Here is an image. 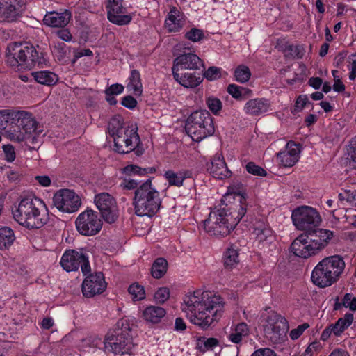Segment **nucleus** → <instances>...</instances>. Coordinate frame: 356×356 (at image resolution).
<instances>
[{"mask_svg": "<svg viewBox=\"0 0 356 356\" xmlns=\"http://www.w3.org/2000/svg\"><path fill=\"white\" fill-rule=\"evenodd\" d=\"M168 270V261L163 257L157 258L152 266L151 273L154 278L159 279L163 277Z\"/></svg>", "mask_w": 356, "mask_h": 356, "instance_id": "obj_37", "label": "nucleus"}, {"mask_svg": "<svg viewBox=\"0 0 356 356\" xmlns=\"http://www.w3.org/2000/svg\"><path fill=\"white\" fill-rule=\"evenodd\" d=\"M347 69L349 71V79L355 81L356 79V54H352L348 56L347 60Z\"/></svg>", "mask_w": 356, "mask_h": 356, "instance_id": "obj_48", "label": "nucleus"}, {"mask_svg": "<svg viewBox=\"0 0 356 356\" xmlns=\"http://www.w3.org/2000/svg\"><path fill=\"white\" fill-rule=\"evenodd\" d=\"M200 65L202 60L196 54H184L175 59L172 72H179V70H196Z\"/></svg>", "mask_w": 356, "mask_h": 356, "instance_id": "obj_24", "label": "nucleus"}, {"mask_svg": "<svg viewBox=\"0 0 356 356\" xmlns=\"http://www.w3.org/2000/svg\"><path fill=\"white\" fill-rule=\"evenodd\" d=\"M223 207L211 211L204 222V230L210 235L224 237L229 234L246 213L245 197L240 193L227 194Z\"/></svg>", "mask_w": 356, "mask_h": 356, "instance_id": "obj_2", "label": "nucleus"}, {"mask_svg": "<svg viewBox=\"0 0 356 356\" xmlns=\"http://www.w3.org/2000/svg\"><path fill=\"white\" fill-rule=\"evenodd\" d=\"M253 234L255 241L261 248L269 247L275 240V236L271 228L263 221H257L254 224Z\"/></svg>", "mask_w": 356, "mask_h": 356, "instance_id": "obj_22", "label": "nucleus"}, {"mask_svg": "<svg viewBox=\"0 0 356 356\" xmlns=\"http://www.w3.org/2000/svg\"><path fill=\"white\" fill-rule=\"evenodd\" d=\"M130 332L129 321L120 319L105 335L103 350L120 355L130 354L134 346Z\"/></svg>", "mask_w": 356, "mask_h": 356, "instance_id": "obj_5", "label": "nucleus"}, {"mask_svg": "<svg viewBox=\"0 0 356 356\" xmlns=\"http://www.w3.org/2000/svg\"><path fill=\"white\" fill-rule=\"evenodd\" d=\"M223 261L226 268H234L239 263L238 250L233 247L228 248L224 253Z\"/></svg>", "mask_w": 356, "mask_h": 356, "instance_id": "obj_38", "label": "nucleus"}, {"mask_svg": "<svg viewBox=\"0 0 356 356\" xmlns=\"http://www.w3.org/2000/svg\"><path fill=\"white\" fill-rule=\"evenodd\" d=\"M218 345L219 341L217 339L213 337L207 338L204 337H200L197 343L198 348L203 352L213 350Z\"/></svg>", "mask_w": 356, "mask_h": 356, "instance_id": "obj_39", "label": "nucleus"}, {"mask_svg": "<svg viewBox=\"0 0 356 356\" xmlns=\"http://www.w3.org/2000/svg\"><path fill=\"white\" fill-rule=\"evenodd\" d=\"M3 150L5 154V159L8 162H12L15 159L16 154L13 146L10 145H3Z\"/></svg>", "mask_w": 356, "mask_h": 356, "instance_id": "obj_55", "label": "nucleus"}, {"mask_svg": "<svg viewBox=\"0 0 356 356\" xmlns=\"http://www.w3.org/2000/svg\"><path fill=\"white\" fill-rule=\"evenodd\" d=\"M181 309L192 323L206 328L222 317L224 302L211 291L196 290L184 296Z\"/></svg>", "mask_w": 356, "mask_h": 356, "instance_id": "obj_1", "label": "nucleus"}, {"mask_svg": "<svg viewBox=\"0 0 356 356\" xmlns=\"http://www.w3.org/2000/svg\"><path fill=\"white\" fill-rule=\"evenodd\" d=\"M24 0H0V19L13 21L24 10Z\"/></svg>", "mask_w": 356, "mask_h": 356, "instance_id": "obj_23", "label": "nucleus"}, {"mask_svg": "<svg viewBox=\"0 0 356 356\" xmlns=\"http://www.w3.org/2000/svg\"><path fill=\"white\" fill-rule=\"evenodd\" d=\"M170 298V290L168 287L159 288L154 293V299L156 303L163 304Z\"/></svg>", "mask_w": 356, "mask_h": 356, "instance_id": "obj_45", "label": "nucleus"}, {"mask_svg": "<svg viewBox=\"0 0 356 356\" xmlns=\"http://www.w3.org/2000/svg\"><path fill=\"white\" fill-rule=\"evenodd\" d=\"M124 87L120 83L112 84L105 90V93L108 95H118L123 92Z\"/></svg>", "mask_w": 356, "mask_h": 356, "instance_id": "obj_56", "label": "nucleus"}, {"mask_svg": "<svg viewBox=\"0 0 356 356\" xmlns=\"http://www.w3.org/2000/svg\"><path fill=\"white\" fill-rule=\"evenodd\" d=\"M54 205L59 211L65 213L76 211L81 206V200L74 191L60 189L53 197Z\"/></svg>", "mask_w": 356, "mask_h": 356, "instance_id": "obj_16", "label": "nucleus"}, {"mask_svg": "<svg viewBox=\"0 0 356 356\" xmlns=\"http://www.w3.org/2000/svg\"><path fill=\"white\" fill-rule=\"evenodd\" d=\"M166 315V310L161 307L149 305L140 312V317L147 323L151 324L159 323Z\"/></svg>", "mask_w": 356, "mask_h": 356, "instance_id": "obj_28", "label": "nucleus"}, {"mask_svg": "<svg viewBox=\"0 0 356 356\" xmlns=\"http://www.w3.org/2000/svg\"><path fill=\"white\" fill-rule=\"evenodd\" d=\"M291 218L293 225L300 230L318 226L321 222L319 213L309 206H302L294 209Z\"/></svg>", "mask_w": 356, "mask_h": 356, "instance_id": "obj_12", "label": "nucleus"}, {"mask_svg": "<svg viewBox=\"0 0 356 356\" xmlns=\"http://www.w3.org/2000/svg\"><path fill=\"white\" fill-rule=\"evenodd\" d=\"M31 76L38 83L47 86L54 85L58 80L55 73L47 70L32 72Z\"/></svg>", "mask_w": 356, "mask_h": 356, "instance_id": "obj_35", "label": "nucleus"}, {"mask_svg": "<svg viewBox=\"0 0 356 356\" xmlns=\"http://www.w3.org/2000/svg\"><path fill=\"white\" fill-rule=\"evenodd\" d=\"M128 291L134 301H140L145 298L144 287L138 283L131 284L128 289Z\"/></svg>", "mask_w": 356, "mask_h": 356, "instance_id": "obj_42", "label": "nucleus"}, {"mask_svg": "<svg viewBox=\"0 0 356 356\" xmlns=\"http://www.w3.org/2000/svg\"><path fill=\"white\" fill-rule=\"evenodd\" d=\"M154 171L152 168H142L136 165H128L122 169V172L129 176L133 175L143 176L148 173H152Z\"/></svg>", "mask_w": 356, "mask_h": 356, "instance_id": "obj_41", "label": "nucleus"}, {"mask_svg": "<svg viewBox=\"0 0 356 356\" xmlns=\"http://www.w3.org/2000/svg\"><path fill=\"white\" fill-rule=\"evenodd\" d=\"M13 216L16 222L29 229H40L49 220L45 202L35 196L22 198L13 210Z\"/></svg>", "mask_w": 356, "mask_h": 356, "instance_id": "obj_3", "label": "nucleus"}, {"mask_svg": "<svg viewBox=\"0 0 356 356\" xmlns=\"http://www.w3.org/2000/svg\"><path fill=\"white\" fill-rule=\"evenodd\" d=\"M66 45L63 42H58L53 49V54L59 60H63L67 55Z\"/></svg>", "mask_w": 356, "mask_h": 356, "instance_id": "obj_50", "label": "nucleus"}, {"mask_svg": "<svg viewBox=\"0 0 356 356\" xmlns=\"http://www.w3.org/2000/svg\"><path fill=\"white\" fill-rule=\"evenodd\" d=\"M347 152L346 159L349 162V165L352 168H356V136L350 140Z\"/></svg>", "mask_w": 356, "mask_h": 356, "instance_id": "obj_44", "label": "nucleus"}, {"mask_svg": "<svg viewBox=\"0 0 356 356\" xmlns=\"http://www.w3.org/2000/svg\"><path fill=\"white\" fill-rule=\"evenodd\" d=\"M300 152V148L296 143L289 141L284 149L277 153V162L284 168L293 167L298 161Z\"/></svg>", "mask_w": 356, "mask_h": 356, "instance_id": "obj_19", "label": "nucleus"}, {"mask_svg": "<svg viewBox=\"0 0 356 356\" xmlns=\"http://www.w3.org/2000/svg\"><path fill=\"white\" fill-rule=\"evenodd\" d=\"M207 168L209 172L216 179H223L232 175V172L228 169L223 156L220 154H216Z\"/></svg>", "mask_w": 356, "mask_h": 356, "instance_id": "obj_25", "label": "nucleus"}, {"mask_svg": "<svg viewBox=\"0 0 356 356\" xmlns=\"http://www.w3.org/2000/svg\"><path fill=\"white\" fill-rule=\"evenodd\" d=\"M163 177L168 181L170 186L180 187L183 186L184 181L186 179L193 177V170L182 169L178 172H175L172 170H168L165 172Z\"/></svg>", "mask_w": 356, "mask_h": 356, "instance_id": "obj_31", "label": "nucleus"}, {"mask_svg": "<svg viewBox=\"0 0 356 356\" xmlns=\"http://www.w3.org/2000/svg\"><path fill=\"white\" fill-rule=\"evenodd\" d=\"M94 202L103 219L108 223L114 222L118 218V209L115 199L108 193L95 195Z\"/></svg>", "mask_w": 356, "mask_h": 356, "instance_id": "obj_15", "label": "nucleus"}, {"mask_svg": "<svg viewBox=\"0 0 356 356\" xmlns=\"http://www.w3.org/2000/svg\"><path fill=\"white\" fill-rule=\"evenodd\" d=\"M92 55V52L89 49L75 50L74 52L73 63H75L79 58H80L83 56H90Z\"/></svg>", "mask_w": 356, "mask_h": 356, "instance_id": "obj_60", "label": "nucleus"}, {"mask_svg": "<svg viewBox=\"0 0 356 356\" xmlns=\"http://www.w3.org/2000/svg\"><path fill=\"white\" fill-rule=\"evenodd\" d=\"M122 104L129 109L134 108L137 105V101L131 96H126L122 98Z\"/></svg>", "mask_w": 356, "mask_h": 356, "instance_id": "obj_57", "label": "nucleus"}, {"mask_svg": "<svg viewBox=\"0 0 356 356\" xmlns=\"http://www.w3.org/2000/svg\"><path fill=\"white\" fill-rule=\"evenodd\" d=\"M138 186V183L136 180L127 178L123 179L119 185L122 190H136Z\"/></svg>", "mask_w": 356, "mask_h": 356, "instance_id": "obj_52", "label": "nucleus"}, {"mask_svg": "<svg viewBox=\"0 0 356 356\" xmlns=\"http://www.w3.org/2000/svg\"><path fill=\"white\" fill-rule=\"evenodd\" d=\"M234 76L236 81L243 83L250 79L251 72L247 66L241 65L235 70Z\"/></svg>", "mask_w": 356, "mask_h": 356, "instance_id": "obj_43", "label": "nucleus"}, {"mask_svg": "<svg viewBox=\"0 0 356 356\" xmlns=\"http://www.w3.org/2000/svg\"><path fill=\"white\" fill-rule=\"evenodd\" d=\"M161 204L160 193L150 179L140 184L135 190L133 205L136 215L151 217L158 212Z\"/></svg>", "mask_w": 356, "mask_h": 356, "instance_id": "obj_7", "label": "nucleus"}, {"mask_svg": "<svg viewBox=\"0 0 356 356\" xmlns=\"http://www.w3.org/2000/svg\"><path fill=\"white\" fill-rule=\"evenodd\" d=\"M108 129L113 139L114 150L120 154L131 152L140 143L136 124L124 123L120 115L114 116L111 119Z\"/></svg>", "mask_w": 356, "mask_h": 356, "instance_id": "obj_4", "label": "nucleus"}, {"mask_svg": "<svg viewBox=\"0 0 356 356\" xmlns=\"http://www.w3.org/2000/svg\"><path fill=\"white\" fill-rule=\"evenodd\" d=\"M16 236L14 231L9 227H0V250H7L13 245Z\"/></svg>", "mask_w": 356, "mask_h": 356, "instance_id": "obj_32", "label": "nucleus"}, {"mask_svg": "<svg viewBox=\"0 0 356 356\" xmlns=\"http://www.w3.org/2000/svg\"><path fill=\"white\" fill-rule=\"evenodd\" d=\"M185 14L176 7H172L165 19L164 27L169 33L180 32L186 25Z\"/></svg>", "mask_w": 356, "mask_h": 356, "instance_id": "obj_21", "label": "nucleus"}, {"mask_svg": "<svg viewBox=\"0 0 356 356\" xmlns=\"http://www.w3.org/2000/svg\"><path fill=\"white\" fill-rule=\"evenodd\" d=\"M311 241L314 243L318 252L323 250L329 244L333 238V232L326 229H316L307 234Z\"/></svg>", "mask_w": 356, "mask_h": 356, "instance_id": "obj_26", "label": "nucleus"}, {"mask_svg": "<svg viewBox=\"0 0 356 356\" xmlns=\"http://www.w3.org/2000/svg\"><path fill=\"white\" fill-rule=\"evenodd\" d=\"M70 18L71 14L67 10L63 13L53 11L44 15L43 22L50 27H64L69 23Z\"/></svg>", "mask_w": 356, "mask_h": 356, "instance_id": "obj_29", "label": "nucleus"}, {"mask_svg": "<svg viewBox=\"0 0 356 356\" xmlns=\"http://www.w3.org/2000/svg\"><path fill=\"white\" fill-rule=\"evenodd\" d=\"M173 78L181 86L186 88H195L202 81L203 77L197 73L172 72Z\"/></svg>", "mask_w": 356, "mask_h": 356, "instance_id": "obj_27", "label": "nucleus"}, {"mask_svg": "<svg viewBox=\"0 0 356 356\" xmlns=\"http://www.w3.org/2000/svg\"><path fill=\"white\" fill-rule=\"evenodd\" d=\"M35 180L41 186L43 187L49 186L51 183V179L47 175L36 176Z\"/></svg>", "mask_w": 356, "mask_h": 356, "instance_id": "obj_63", "label": "nucleus"}, {"mask_svg": "<svg viewBox=\"0 0 356 356\" xmlns=\"http://www.w3.org/2000/svg\"><path fill=\"white\" fill-rule=\"evenodd\" d=\"M249 333V326L245 323H240L232 327L231 332L228 338L232 343H238L242 341L243 338L247 337Z\"/></svg>", "mask_w": 356, "mask_h": 356, "instance_id": "obj_34", "label": "nucleus"}, {"mask_svg": "<svg viewBox=\"0 0 356 356\" xmlns=\"http://www.w3.org/2000/svg\"><path fill=\"white\" fill-rule=\"evenodd\" d=\"M222 70L217 67H209L203 74V79L205 78L209 81H214L222 76Z\"/></svg>", "mask_w": 356, "mask_h": 356, "instance_id": "obj_46", "label": "nucleus"}, {"mask_svg": "<svg viewBox=\"0 0 356 356\" xmlns=\"http://www.w3.org/2000/svg\"><path fill=\"white\" fill-rule=\"evenodd\" d=\"M106 287L104 275L96 273L87 277L82 284V292L84 296L91 298L102 293Z\"/></svg>", "mask_w": 356, "mask_h": 356, "instance_id": "obj_20", "label": "nucleus"}, {"mask_svg": "<svg viewBox=\"0 0 356 356\" xmlns=\"http://www.w3.org/2000/svg\"><path fill=\"white\" fill-rule=\"evenodd\" d=\"M246 170L254 175L266 176V171L253 162H249L245 166Z\"/></svg>", "mask_w": 356, "mask_h": 356, "instance_id": "obj_51", "label": "nucleus"}, {"mask_svg": "<svg viewBox=\"0 0 356 356\" xmlns=\"http://www.w3.org/2000/svg\"><path fill=\"white\" fill-rule=\"evenodd\" d=\"M17 111L13 110H0V130L5 129L8 123H13L15 122Z\"/></svg>", "mask_w": 356, "mask_h": 356, "instance_id": "obj_40", "label": "nucleus"}, {"mask_svg": "<svg viewBox=\"0 0 356 356\" xmlns=\"http://www.w3.org/2000/svg\"><path fill=\"white\" fill-rule=\"evenodd\" d=\"M15 121L17 122V127L22 131H17L15 129L8 131V138L15 141L21 142L24 140L26 137L36 131L37 122L33 115L26 111H17Z\"/></svg>", "mask_w": 356, "mask_h": 356, "instance_id": "obj_11", "label": "nucleus"}, {"mask_svg": "<svg viewBox=\"0 0 356 356\" xmlns=\"http://www.w3.org/2000/svg\"><path fill=\"white\" fill-rule=\"evenodd\" d=\"M251 356H276V353L270 348H264L255 350Z\"/></svg>", "mask_w": 356, "mask_h": 356, "instance_id": "obj_58", "label": "nucleus"}, {"mask_svg": "<svg viewBox=\"0 0 356 356\" xmlns=\"http://www.w3.org/2000/svg\"><path fill=\"white\" fill-rule=\"evenodd\" d=\"M127 89L136 96H140L143 92V85L140 79V74L136 70L131 72L128 79Z\"/></svg>", "mask_w": 356, "mask_h": 356, "instance_id": "obj_33", "label": "nucleus"}, {"mask_svg": "<svg viewBox=\"0 0 356 356\" xmlns=\"http://www.w3.org/2000/svg\"><path fill=\"white\" fill-rule=\"evenodd\" d=\"M241 86L230 84L227 88V92L235 99H241V92H240Z\"/></svg>", "mask_w": 356, "mask_h": 356, "instance_id": "obj_59", "label": "nucleus"}, {"mask_svg": "<svg viewBox=\"0 0 356 356\" xmlns=\"http://www.w3.org/2000/svg\"><path fill=\"white\" fill-rule=\"evenodd\" d=\"M346 263L338 254L326 257L314 268L311 279L320 288L328 287L336 283L343 274Z\"/></svg>", "mask_w": 356, "mask_h": 356, "instance_id": "obj_6", "label": "nucleus"}, {"mask_svg": "<svg viewBox=\"0 0 356 356\" xmlns=\"http://www.w3.org/2000/svg\"><path fill=\"white\" fill-rule=\"evenodd\" d=\"M185 129L188 135L197 142L212 136L215 132L213 118L206 110L191 113L187 118Z\"/></svg>", "mask_w": 356, "mask_h": 356, "instance_id": "obj_9", "label": "nucleus"}, {"mask_svg": "<svg viewBox=\"0 0 356 356\" xmlns=\"http://www.w3.org/2000/svg\"><path fill=\"white\" fill-rule=\"evenodd\" d=\"M337 73H338L337 70H332V74L334 77V83L333 85V89L334 91L337 92H342L345 90V86L339 79H337Z\"/></svg>", "mask_w": 356, "mask_h": 356, "instance_id": "obj_61", "label": "nucleus"}, {"mask_svg": "<svg viewBox=\"0 0 356 356\" xmlns=\"http://www.w3.org/2000/svg\"><path fill=\"white\" fill-rule=\"evenodd\" d=\"M108 19L113 24L122 26L128 24L132 17L126 15V8L122 6V0H105Z\"/></svg>", "mask_w": 356, "mask_h": 356, "instance_id": "obj_17", "label": "nucleus"}, {"mask_svg": "<svg viewBox=\"0 0 356 356\" xmlns=\"http://www.w3.org/2000/svg\"><path fill=\"white\" fill-rule=\"evenodd\" d=\"M309 327V324L303 323L293 329L289 332V337L292 340L298 339L304 332Z\"/></svg>", "mask_w": 356, "mask_h": 356, "instance_id": "obj_53", "label": "nucleus"}, {"mask_svg": "<svg viewBox=\"0 0 356 356\" xmlns=\"http://www.w3.org/2000/svg\"><path fill=\"white\" fill-rule=\"evenodd\" d=\"M56 35L60 39L65 42H70L72 38L70 32L65 29L58 31Z\"/></svg>", "mask_w": 356, "mask_h": 356, "instance_id": "obj_62", "label": "nucleus"}, {"mask_svg": "<svg viewBox=\"0 0 356 356\" xmlns=\"http://www.w3.org/2000/svg\"><path fill=\"white\" fill-rule=\"evenodd\" d=\"M270 104L266 99L255 98L250 99L244 106V112L250 115H259L267 112Z\"/></svg>", "mask_w": 356, "mask_h": 356, "instance_id": "obj_30", "label": "nucleus"}, {"mask_svg": "<svg viewBox=\"0 0 356 356\" xmlns=\"http://www.w3.org/2000/svg\"><path fill=\"white\" fill-rule=\"evenodd\" d=\"M207 105L210 111L215 115L218 114L222 109V103L220 100L214 97H209L207 99Z\"/></svg>", "mask_w": 356, "mask_h": 356, "instance_id": "obj_49", "label": "nucleus"}, {"mask_svg": "<svg viewBox=\"0 0 356 356\" xmlns=\"http://www.w3.org/2000/svg\"><path fill=\"white\" fill-rule=\"evenodd\" d=\"M204 34L203 31L197 28H192L185 33V38L193 42L200 41L204 38Z\"/></svg>", "mask_w": 356, "mask_h": 356, "instance_id": "obj_47", "label": "nucleus"}, {"mask_svg": "<svg viewBox=\"0 0 356 356\" xmlns=\"http://www.w3.org/2000/svg\"><path fill=\"white\" fill-rule=\"evenodd\" d=\"M75 224L77 231L83 236L96 235L102 227L97 213L92 209L81 212L76 218Z\"/></svg>", "mask_w": 356, "mask_h": 356, "instance_id": "obj_13", "label": "nucleus"}, {"mask_svg": "<svg viewBox=\"0 0 356 356\" xmlns=\"http://www.w3.org/2000/svg\"><path fill=\"white\" fill-rule=\"evenodd\" d=\"M60 264L67 272L76 271L79 268L84 275L90 272L88 257L82 252L74 250H66L61 257Z\"/></svg>", "mask_w": 356, "mask_h": 356, "instance_id": "obj_14", "label": "nucleus"}, {"mask_svg": "<svg viewBox=\"0 0 356 356\" xmlns=\"http://www.w3.org/2000/svg\"><path fill=\"white\" fill-rule=\"evenodd\" d=\"M353 321V315L352 314H346L343 318H339L334 324L330 325L334 330V334L339 336L352 324Z\"/></svg>", "mask_w": 356, "mask_h": 356, "instance_id": "obj_36", "label": "nucleus"}, {"mask_svg": "<svg viewBox=\"0 0 356 356\" xmlns=\"http://www.w3.org/2000/svg\"><path fill=\"white\" fill-rule=\"evenodd\" d=\"M6 61L11 67L30 69L41 60L35 47L29 43H12L7 47Z\"/></svg>", "mask_w": 356, "mask_h": 356, "instance_id": "obj_8", "label": "nucleus"}, {"mask_svg": "<svg viewBox=\"0 0 356 356\" xmlns=\"http://www.w3.org/2000/svg\"><path fill=\"white\" fill-rule=\"evenodd\" d=\"M343 305L351 311L356 310V297L353 294L346 293L343 300Z\"/></svg>", "mask_w": 356, "mask_h": 356, "instance_id": "obj_54", "label": "nucleus"}, {"mask_svg": "<svg viewBox=\"0 0 356 356\" xmlns=\"http://www.w3.org/2000/svg\"><path fill=\"white\" fill-rule=\"evenodd\" d=\"M353 195V191H344L343 193H341L339 194L338 197L340 201H347L350 203H352V197Z\"/></svg>", "mask_w": 356, "mask_h": 356, "instance_id": "obj_64", "label": "nucleus"}, {"mask_svg": "<svg viewBox=\"0 0 356 356\" xmlns=\"http://www.w3.org/2000/svg\"><path fill=\"white\" fill-rule=\"evenodd\" d=\"M289 326L288 321L275 313L269 315L266 318L264 331L272 343L278 344L287 339L286 333Z\"/></svg>", "mask_w": 356, "mask_h": 356, "instance_id": "obj_10", "label": "nucleus"}, {"mask_svg": "<svg viewBox=\"0 0 356 356\" xmlns=\"http://www.w3.org/2000/svg\"><path fill=\"white\" fill-rule=\"evenodd\" d=\"M313 243L307 234H301L292 242L291 251L296 257L307 259L319 253Z\"/></svg>", "mask_w": 356, "mask_h": 356, "instance_id": "obj_18", "label": "nucleus"}]
</instances>
